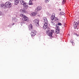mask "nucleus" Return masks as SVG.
Masks as SVG:
<instances>
[{"instance_id": "13", "label": "nucleus", "mask_w": 79, "mask_h": 79, "mask_svg": "<svg viewBox=\"0 0 79 79\" xmlns=\"http://www.w3.org/2000/svg\"><path fill=\"white\" fill-rule=\"evenodd\" d=\"M28 27L29 30H32V25L30 24Z\"/></svg>"}, {"instance_id": "8", "label": "nucleus", "mask_w": 79, "mask_h": 79, "mask_svg": "<svg viewBox=\"0 0 79 79\" xmlns=\"http://www.w3.org/2000/svg\"><path fill=\"white\" fill-rule=\"evenodd\" d=\"M41 10H42V7L40 6H39L36 8L35 11H39Z\"/></svg>"}, {"instance_id": "30", "label": "nucleus", "mask_w": 79, "mask_h": 79, "mask_svg": "<svg viewBox=\"0 0 79 79\" xmlns=\"http://www.w3.org/2000/svg\"><path fill=\"white\" fill-rule=\"evenodd\" d=\"M9 1H10V2H12V1H13V0H9Z\"/></svg>"}, {"instance_id": "3", "label": "nucleus", "mask_w": 79, "mask_h": 79, "mask_svg": "<svg viewBox=\"0 0 79 79\" xmlns=\"http://www.w3.org/2000/svg\"><path fill=\"white\" fill-rule=\"evenodd\" d=\"M43 29H45L46 30H47L48 28H50L48 27V23H45L44 24V25L43 27Z\"/></svg>"}, {"instance_id": "29", "label": "nucleus", "mask_w": 79, "mask_h": 79, "mask_svg": "<svg viewBox=\"0 0 79 79\" xmlns=\"http://www.w3.org/2000/svg\"><path fill=\"white\" fill-rule=\"evenodd\" d=\"M71 43L73 45H74V43L73 42H72Z\"/></svg>"}, {"instance_id": "34", "label": "nucleus", "mask_w": 79, "mask_h": 79, "mask_svg": "<svg viewBox=\"0 0 79 79\" xmlns=\"http://www.w3.org/2000/svg\"><path fill=\"white\" fill-rule=\"evenodd\" d=\"M50 7H48V8H49Z\"/></svg>"}, {"instance_id": "6", "label": "nucleus", "mask_w": 79, "mask_h": 79, "mask_svg": "<svg viewBox=\"0 0 79 79\" xmlns=\"http://www.w3.org/2000/svg\"><path fill=\"white\" fill-rule=\"evenodd\" d=\"M50 28H48L47 30H46V32L47 35L50 37Z\"/></svg>"}, {"instance_id": "17", "label": "nucleus", "mask_w": 79, "mask_h": 79, "mask_svg": "<svg viewBox=\"0 0 79 79\" xmlns=\"http://www.w3.org/2000/svg\"><path fill=\"white\" fill-rule=\"evenodd\" d=\"M77 23L76 22H75L74 23L73 27L75 28H76V27H77Z\"/></svg>"}, {"instance_id": "4", "label": "nucleus", "mask_w": 79, "mask_h": 79, "mask_svg": "<svg viewBox=\"0 0 79 79\" xmlns=\"http://www.w3.org/2000/svg\"><path fill=\"white\" fill-rule=\"evenodd\" d=\"M34 24L37 26H39V19H35L34 21Z\"/></svg>"}, {"instance_id": "7", "label": "nucleus", "mask_w": 79, "mask_h": 79, "mask_svg": "<svg viewBox=\"0 0 79 79\" xmlns=\"http://www.w3.org/2000/svg\"><path fill=\"white\" fill-rule=\"evenodd\" d=\"M37 33V31H35V30H33L31 31V35L32 37H34V36H35V35L36 34V33Z\"/></svg>"}, {"instance_id": "2", "label": "nucleus", "mask_w": 79, "mask_h": 79, "mask_svg": "<svg viewBox=\"0 0 79 79\" xmlns=\"http://www.w3.org/2000/svg\"><path fill=\"white\" fill-rule=\"evenodd\" d=\"M5 5L6 6V7L7 8H10L11 6V3L10 2H6Z\"/></svg>"}, {"instance_id": "25", "label": "nucleus", "mask_w": 79, "mask_h": 79, "mask_svg": "<svg viewBox=\"0 0 79 79\" xmlns=\"http://www.w3.org/2000/svg\"><path fill=\"white\" fill-rule=\"evenodd\" d=\"M57 24H58L59 26H62V24L61 23H59Z\"/></svg>"}, {"instance_id": "31", "label": "nucleus", "mask_w": 79, "mask_h": 79, "mask_svg": "<svg viewBox=\"0 0 79 79\" xmlns=\"http://www.w3.org/2000/svg\"><path fill=\"white\" fill-rule=\"evenodd\" d=\"M15 23H13V24H12V26H13V25H14Z\"/></svg>"}, {"instance_id": "22", "label": "nucleus", "mask_w": 79, "mask_h": 79, "mask_svg": "<svg viewBox=\"0 0 79 79\" xmlns=\"http://www.w3.org/2000/svg\"><path fill=\"white\" fill-rule=\"evenodd\" d=\"M29 4L30 5H32L33 3H32V1L30 0L29 1Z\"/></svg>"}, {"instance_id": "26", "label": "nucleus", "mask_w": 79, "mask_h": 79, "mask_svg": "<svg viewBox=\"0 0 79 79\" xmlns=\"http://www.w3.org/2000/svg\"><path fill=\"white\" fill-rule=\"evenodd\" d=\"M62 4H64V3H65V1H64V0H63L62 2Z\"/></svg>"}, {"instance_id": "32", "label": "nucleus", "mask_w": 79, "mask_h": 79, "mask_svg": "<svg viewBox=\"0 0 79 79\" xmlns=\"http://www.w3.org/2000/svg\"><path fill=\"white\" fill-rule=\"evenodd\" d=\"M38 16H39V17H40V15H38Z\"/></svg>"}, {"instance_id": "5", "label": "nucleus", "mask_w": 79, "mask_h": 79, "mask_svg": "<svg viewBox=\"0 0 79 79\" xmlns=\"http://www.w3.org/2000/svg\"><path fill=\"white\" fill-rule=\"evenodd\" d=\"M55 14L53 13L52 14L50 18L51 21H53V20H54V19H55Z\"/></svg>"}, {"instance_id": "10", "label": "nucleus", "mask_w": 79, "mask_h": 79, "mask_svg": "<svg viewBox=\"0 0 79 79\" xmlns=\"http://www.w3.org/2000/svg\"><path fill=\"white\" fill-rule=\"evenodd\" d=\"M23 21H29V19L27 17L25 16V17L22 18Z\"/></svg>"}, {"instance_id": "24", "label": "nucleus", "mask_w": 79, "mask_h": 79, "mask_svg": "<svg viewBox=\"0 0 79 79\" xmlns=\"http://www.w3.org/2000/svg\"><path fill=\"white\" fill-rule=\"evenodd\" d=\"M45 2L46 3H47L48 2H49V1H50V0H45Z\"/></svg>"}, {"instance_id": "28", "label": "nucleus", "mask_w": 79, "mask_h": 79, "mask_svg": "<svg viewBox=\"0 0 79 79\" xmlns=\"http://www.w3.org/2000/svg\"><path fill=\"white\" fill-rule=\"evenodd\" d=\"M74 35H76V36H77V37H78V36H79V35H77V34L74 33Z\"/></svg>"}, {"instance_id": "27", "label": "nucleus", "mask_w": 79, "mask_h": 79, "mask_svg": "<svg viewBox=\"0 0 79 79\" xmlns=\"http://www.w3.org/2000/svg\"><path fill=\"white\" fill-rule=\"evenodd\" d=\"M2 14H3V13H2V12L0 11V16H2Z\"/></svg>"}, {"instance_id": "18", "label": "nucleus", "mask_w": 79, "mask_h": 79, "mask_svg": "<svg viewBox=\"0 0 79 79\" xmlns=\"http://www.w3.org/2000/svg\"><path fill=\"white\" fill-rule=\"evenodd\" d=\"M15 3L16 5H17L18 4V3H19V0H14Z\"/></svg>"}, {"instance_id": "9", "label": "nucleus", "mask_w": 79, "mask_h": 79, "mask_svg": "<svg viewBox=\"0 0 79 79\" xmlns=\"http://www.w3.org/2000/svg\"><path fill=\"white\" fill-rule=\"evenodd\" d=\"M20 12L22 13H27V11L24 9H21L20 10Z\"/></svg>"}, {"instance_id": "20", "label": "nucleus", "mask_w": 79, "mask_h": 79, "mask_svg": "<svg viewBox=\"0 0 79 79\" xmlns=\"http://www.w3.org/2000/svg\"><path fill=\"white\" fill-rule=\"evenodd\" d=\"M12 20L13 21H14L15 22H17V19L14 18H13L12 19Z\"/></svg>"}, {"instance_id": "21", "label": "nucleus", "mask_w": 79, "mask_h": 79, "mask_svg": "<svg viewBox=\"0 0 79 79\" xmlns=\"http://www.w3.org/2000/svg\"><path fill=\"white\" fill-rule=\"evenodd\" d=\"M56 29H60V27H59V25L58 24H56Z\"/></svg>"}, {"instance_id": "33", "label": "nucleus", "mask_w": 79, "mask_h": 79, "mask_svg": "<svg viewBox=\"0 0 79 79\" xmlns=\"http://www.w3.org/2000/svg\"><path fill=\"white\" fill-rule=\"evenodd\" d=\"M59 11H61V9H59Z\"/></svg>"}, {"instance_id": "16", "label": "nucleus", "mask_w": 79, "mask_h": 79, "mask_svg": "<svg viewBox=\"0 0 79 79\" xmlns=\"http://www.w3.org/2000/svg\"><path fill=\"white\" fill-rule=\"evenodd\" d=\"M51 24L52 26H55V25H56V24H55V23L53 21L51 22Z\"/></svg>"}, {"instance_id": "19", "label": "nucleus", "mask_w": 79, "mask_h": 79, "mask_svg": "<svg viewBox=\"0 0 79 79\" xmlns=\"http://www.w3.org/2000/svg\"><path fill=\"white\" fill-rule=\"evenodd\" d=\"M1 7H2V8H4V7H6V6L3 4H2L0 5Z\"/></svg>"}, {"instance_id": "12", "label": "nucleus", "mask_w": 79, "mask_h": 79, "mask_svg": "<svg viewBox=\"0 0 79 79\" xmlns=\"http://www.w3.org/2000/svg\"><path fill=\"white\" fill-rule=\"evenodd\" d=\"M55 31L56 32V34H59L60 33V29H56L55 30Z\"/></svg>"}, {"instance_id": "11", "label": "nucleus", "mask_w": 79, "mask_h": 79, "mask_svg": "<svg viewBox=\"0 0 79 79\" xmlns=\"http://www.w3.org/2000/svg\"><path fill=\"white\" fill-rule=\"evenodd\" d=\"M43 19L44 20V21L45 23H48V21L47 20V18L46 17H44L43 18Z\"/></svg>"}, {"instance_id": "1", "label": "nucleus", "mask_w": 79, "mask_h": 79, "mask_svg": "<svg viewBox=\"0 0 79 79\" xmlns=\"http://www.w3.org/2000/svg\"><path fill=\"white\" fill-rule=\"evenodd\" d=\"M20 3L21 5H23V8L24 9H27L28 7V4L27 2H25L23 0H19Z\"/></svg>"}, {"instance_id": "14", "label": "nucleus", "mask_w": 79, "mask_h": 79, "mask_svg": "<svg viewBox=\"0 0 79 79\" xmlns=\"http://www.w3.org/2000/svg\"><path fill=\"white\" fill-rule=\"evenodd\" d=\"M53 33H54V30H52L51 31V32L50 33V37L52 36V35H53Z\"/></svg>"}, {"instance_id": "15", "label": "nucleus", "mask_w": 79, "mask_h": 79, "mask_svg": "<svg viewBox=\"0 0 79 79\" xmlns=\"http://www.w3.org/2000/svg\"><path fill=\"white\" fill-rule=\"evenodd\" d=\"M31 16H35L36 15V13L35 12H34L31 13Z\"/></svg>"}, {"instance_id": "23", "label": "nucleus", "mask_w": 79, "mask_h": 79, "mask_svg": "<svg viewBox=\"0 0 79 79\" xmlns=\"http://www.w3.org/2000/svg\"><path fill=\"white\" fill-rule=\"evenodd\" d=\"M20 16H21V17H23V18H24L25 17H26V15L23 14H20Z\"/></svg>"}]
</instances>
